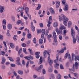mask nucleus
<instances>
[{
	"mask_svg": "<svg viewBox=\"0 0 79 79\" xmlns=\"http://www.w3.org/2000/svg\"><path fill=\"white\" fill-rule=\"evenodd\" d=\"M78 67H79V64L77 62H75V64H73V67L71 69V70L72 71L74 72L75 71V69H77Z\"/></svg>",
	"mask_w": 79,
	"mask_h": 79,
	"instance_id": "1",
	"label": "nucleus"
},
{
	"mask_svg": "<svg viewBox=\"0 0 79 79\" xmlns=\"http://www.w3.org/2000/svg\"><path fill=\"white\" fill-rule=\"evenodd\" d=\"M47 53L48 55V60H49V59H50V54H49V52L47 50H44V52H43V56L44 58H46L47 57Z\"/></svg>",
	"mask_w": 79,
	"mask_h": 79,
	"instance_id": "2",
	"label": "nucleus"
},
{
	"mask_svg": "<svg viewBox=\"0 0 79 79\" xmlns=\"http://www.w3.org/2000/svg\"><path fill=\"white\" fill-rule=\"evenodd\" d=\"M59 20L60 21H61V20L63 21L64 20L66 19V16L63 14H61V15L59 16Z\"/></svg>",
	"mask_w": 79,
	"mask_h": 79,
	"instance_id": "3",
	"label": "nucleus"
},
{
	"mask_svg": "<svg viewBox=\"0 0 79 79\" xmlns=\"http://www.w3.org/2000/svg\"><path fill=\"white\" fill-rule=\"evenodd\" d=\"M59 55V53H57L56 54V60H54V62L56 63V65L57 66H59L60 65L59 64L56 63V62L58 61V56Z\"/></svg>",
	"mask_w": 79,
	"mask_h": 79,
	"instance_id": "4",
	"label": "nucleus"
},
{
	"mask_svg": "<svg viewBox=\"0 0 79 79\" xmlns=\"http://www.w3.org/2000/svg\"><path fill=\"white\" fill-rule=\"evenodd\" d=\"M67 57H68V58L70 62V63H71V56H70V54H68V53H66L65 55V56H64V58L66 59V58H67Z\"/></svg>",
	"mask_w": 79,
	"mask_h": 79,
	"instance_id": "5",
	"label": "nucleus"
},
{
	"mask_svg": "<svg viewBox=\"0 0 79 79\" xmlns=\"http://www.w3.org/2000/svg\"><path fill=\"white\" fill-rule=\"evenodd\" d=\"M71 34L72 35V37H75L76 33L75 32V31L73 29V27H72L71 29Z\"/></svg>",
	"mask_w": 79,
	"mask_h": 79,
	"instance_id": "6",
	"label": "nucleus"
},
{
	"mask_svg": "<svg viewBox=\"0 0 79 79\" xmlns=\"http://www.w3.org/2000/svg\"><path fill=\"white\" fill-rule=\"evenodd\" d=\"M24 10V7H21L18 8L17 9V11L18 12H21L22 11H23Z\"/></svg>",
	"mask_w": 79,
	"mask_h": 79,
	"instance_id": "7",
	"label": "nucleus"
},
{
	"mask_svg": "<svg viewBox=\"0 0 79 79\" xmlns=\"http://www.w3.org/2000/svg\"><path fill=\"white\" fill-rule=\"evenodd\" d=\"M5 7L2 6L0 5V13H2L4 11Z\"/></svg>",
	"mask_w": 79,
	"mask_h": 79,
	"instance_id": "8",
	"label": "nucleus"
},
{
	"mask_svg": "<svg viewBox=\"0 0 79 79\" xmlns=\"http://www.w3.org/2000/svg\"><path fill=\"white\" fill-rule=\"evenodd\" d=\"M43 68V65H41L39 67V68L38 69H36V70L38 72H41V70H42V69Z\"/></svg>",
	"mask_w": 79,
	"mask_h": 79,
	"instance_id": "9",
	"label": "nucleus"
},
{
	"mask_svg": "<svg viewBox=\"0 0 79 79\" xmlns=\"http://www.w3.org/2000/svg\"><path fill=\"white\" fill-rule=\"evenodd\" d=\"M64 8H63L64 11H68V5L67 4H65Z\"/></svg>",
	"mask_w": 79,
	"mask_h": 79,
	"instance_id": "10",
	"label": "nucleus"
},
{
	"mask_svg": "<svg viewBox=\"0 0 79 79\" xmlns=\"http://www.w3.org/2000/svg\"><path fill=\"white\" fill-rule=\"evenodd\" d=\"M39 54H40V52H37L35 53V55H36V58H37V59L39 58V57H40V55H39Z\"/></svg>",
	"mask_w": 79,
	"mask_h": 79,
	"instance_id": "11",
	"label": "nucleus"
},
{
	"mask_svg": "<svg viewBox=\"0 0 79 79\" xmlns=\"http://www.w3.org/2000/svg\"><path fill=\"white\" fill-rule=\"evenodd\" d=\"M50 11L52 14H55V10H54V9L53 8H50Z\"/></svg>",
	"mask_w": 79,
	"mask_h": 79,
	"instance_id": "12",
	"label": "nucleus"
},
{
	"mask_svg": "<svg viewBox=\"0 0 79 79\" xmlns=\"http://www.w3.org/2000/svg\"><path fill=\"white\" fill-rule=\"evenodd\" d=\"M55 2L56 4V8H59V6H60V2L59 1H56Z\"/></svg>",
	"mask_w": 79,
	"mask_h": 79,
	"instance_id": "13",
	"label": "nucleus"
},
{
	"mask_svg": "<svg viewBox=\"0 0 79 79\" xmlns=\"http://www.w3.org/2000/svg\"><path fill=\"white\" fill-rule=\"evenodd\" d=\"M50 58L49 59V60H48V61L49 62V65L51 66H52V64H53V60H51Z\"/></svg>",
	"mask_w": 79,
	"mask_h": 79,
	"instance_id": "14",
	"label": "nucleus"
},
{
	"mask_svg": "<svg viewBox=\"0 0 79 79\" xmlns=\"http://www.w3.org/2000/svg\"><path fill=\"white\" fill-rule=\"evenodd\" d=\"M56 32L58 34H62V31H61V30H59L57 29L56 30Z\"/></svg>",
	"mask_w": 79,
	"mask_h": 79,
	"instance_id": "15",
	"label": "nucleus"
},
{
	"mask_svg": "<svg viewBox=\"0 0 79 79\" xmlns=\"http://www.w3.org/2000/svg\"><path fill=\"white\" fill-rule=\"evenodd\" d=\"M25 13L26 14L29 13V8L27 7H25Z\"/></svg>",
	"mask_w": 79,
	"mask_h": 79,
	"instance_id": "16",
	"label": "nucleus"
},
{
	"mask_svg": "<svg viewBox=\"0 0 79 79\" xmlns=\"http://www.w3.org/2000/svg\"><path fill=\"white\" fill-rule=\"evenodd\" d=\"M7 27L8 29H9L10 30L11 29H12V25L11 24H8L7 25Z\"/></svg>",
	"mask_w": 79,
	"mask_h": 79,
	"instance_id": "17",
	"label": "nucleus"
},
{
	"mask_svg": "<svg viewBox=\"0 0 79 79\" xmlns=\"http://www.w3.org/2000/svg\"><path fill=\"white\" fill-rule=\"evenodd\" d=\"M5 58L4 57H2V61L1 62L2 64H4L5 62Z\"/></svg>",
	"mask_w": 79,
	"mask_h": 79,
	"instance_id": "18",
	"label": "nucleus"
},
{
	"mask_svg": "<svg viewBox=\"0 0 79 79\" xmlns=\"http://www.w3.org/2000/svg\"><path fill=\"white\" fill-rule=\"evenodd\" d=\"M48 71L51 73L53 71V68L52 66H50L48 69Z\"/></svg>",
	"mask_w": 79,
	"mask_h": 79,
	"instance_id": "19",
	"label": "nucleus"
},
{
	"mask_svg": "<svg viewBox=\"0 0 79 79\" xmlns=\"http://www.w3.org/2000/svg\"><path fill=\"white\" fill-rule=\"evenodd\" d=\"M52 34H53V38H56L57 37V36H56V33H55V32H52Z\"/></svg>",
	"mask_w": 79,
	"mask_h": 79,
	"instance_id": "20",
	"label": "nucleus"
},
{
	"mask_svg": "<svg viewBox=\"0 0 79 79\" xmlns=\"http://www.w3.org/2000/svg\"><path fill=\"white\" fill-rule=\"evenodd\" d=\"M73 38V44H76V37H72Z\"/></svg>",
	"mask_w": 79,
	"mask_h": 79,
	"instance_id": "21",
	"label": "nucleus"
},
{
	"mask_svg": "<svg viewBox=\"0 0 79 79\" xmlns=\"http://www.w3.org/2000/svg\"><path fill=\"white\" fill-rule=\"evenodd\" d=\"M60 29H66V27L63 26V25L61 24L60 27Z\"/></svg>",
	"mask_w": 79,
	"mask_h": 79,
	"instance_id": "22",
	"label": "nucleus"
},
{
	"mask_svg": "<svg viewBox=\"0 0 79 79\" xmlns=\"http://www.w3.org/2000/svg\"><path fill=\"white\" fill-rule=\"evenodd\" d=\"M76 60H78V61H79V56H77L75 57L74 58L75 61H77Z\"/></svg>",
	"mask_w": 79,
	"mask_h": 79,
	"instance_id": "23",
	"label": "nucleus"
},
{
	"mask_svg": "<svg viewBox=\"0 0 79 79\" xmlns=\"http://www.w3.org/2000/svg\"><path fill=\"white\" fill-rule=\"evenodd\" d=\"M72 25V24L71 23V22L70 21H69L68 22V27L69 28Z\"/></svg>",
	"mask_w": 79,
	"mask_h": 79,
	"instance_id": "24",
	"label": "nucleus"
},
{
	"mask_svg": "<svg viewBox=\"0 0 79 79\" xmlns=\"http://www.w3.org/2000/svg\"><path fill=\"white\" fill-rule=\"evenodd\" d=\"M31 37H32V35L31 34L29 33L27 35V38H28L29 39H31Z\"/></svg>",
	"mask_w": 79,
	"mask_h": 79,
	"instance_id": "25",
	"label": "nucleus"
},
{
	"mask_svg": "<svg viewBox=\"0 0 79 79\" xmlns=\"http://www.w3.org/2000/svg\"><path fill=\"white\" fill-rule=\"evenodd\" d=\"M38 6L37 7L36 10H40L41 8V4H39L38 5Z\"/></svg>",
	"mask_w": 79,
	"mask_h": 79,
	"instance_id": "26",
	"label": "nucleus"
},
{
	"mask_svg": "<svg viewBox=\"0 0 79 79\" xmlns=\"http://www.w3.org/2000/svg\"><path fill=\"white\" fill-rule=\"evenodd\" d=\"M42 73L43 74H46V71H45V69H42Z\"/></svg>",
	"mask_w": 79,
	"mask_h": 79,
	"instance_id": "27",
	"label": "nucleus"
},
{
	"mask_svg": "<svg viewBox=\"0 0 79 79\" xmlns=\"http://www.w3.org/2000/svg\"><path fill=\"white\" fill-rule=\"evenodd\" d=\"M39 43L40 45H42V43H43V40L42 39H40L39 40Z\"/></svg>",
	"mask_w": 79,
	"mask_h": 79,
	"instance_id": "28",
	"label": "nucleus"
},
{
	"mask_svg": "<svg viewBox=\"0 0 79 79\" xmlns=\"http://www.w3.org/2000/svg\"><path fill=\"white\" fill-rule=\"evenodd\" d=\"M18 73L19 74H20V75H22V74H23V72L21 70L18 71Z\"/></svg>",
	"mask_w": 79,
	"mask_h": 79,
	"instance_id": "29",
	"label": "nucleus"
},
{
	"mask_svg": "<svg viewBox=\"0 0 79 79\" xmlns=\"http://www.w3.org/2000/svg\"><path fill=\"white\" fill-rule=\"evenodd\" d=\"M73 74L75 77H76V78H78V76H79V75L78 74L76 73H73Z\"/></svg>",
	"mask_w": 79,
	"mask_h": 79,
	"instance_id": "30",
	"label": "nucleus"
},
{
	"mask_svg": "<svg viewBox=\"0 0 79 79\" xmlns=\"http://www.w3.org/2000/svg\"><path fill=\"white\" fill-rule=\"evenodd\" d=\"M31 30L33 32L35 31V27L34 26H31Z\"/></svg>",
	"mask_w": 79,
	"mask_h": 79,
	"instance_id": "31",
	"label": "nucleus"
},
{
	"mask_svg": "<svg viewBox=\"0 0 79 79\" xmlns=\"http://www.w3.org/2000/svg\"><path fill=\"white\" fill-rule=\"evenodd\" d=\"M57 79H61V76L60 74H58L57 76Z\"/></svg>",
	"mask_w": 79,
	"mask_h": 79,
	"instance_id": "32",
	"label": "nucleus"
},
{
	"mask_svg": "<svg viewBox=\"0 0 79 79\" xmlns=\"http://www.w3.org/2000/svg\"><path fill=\"white\" fill-rule=\"evenodd\" d=\"M49 33V31L48 30H46V32H45L44 34H45V35H48V34Z\"/></svg>",
	"mask_w": 79,
	"mask_h": 79,
	"instance_id": "33",
	"label": "nucleus"
},
{
	"mask_svg": "<svg viewBox=\"0 0 79 79\" xmlns=\"http://www.w3.org/2000/svg\"><path fill=\"white\" fill-rule=\"evenodd\" d=\"M74 54L72 53V61H74Z\"/></svg>",
	"mask_w": 79,
	"mask_h": 79,
	"instance_id": "34",
	"label": "nucleus"
},
{
	"mask_svg": "<svg viewBox=\"0 0 79 79\" xmlns=\"http://www.w3.org/2000/svg\"><path fill=\"white\" fill-rule=\"evenodd\" d=\"M22 52V49H19V51H18V55H20V53H21Z\"/></svg>",
	"mask_w": 79,
	"mask_h": 79,
	"instance_id": "35",
	"label": "nucleus"
},
{
	"mask_svg": "<svg viewBox=\"0 0 79 79\" xmlns=\"http://www.w3.org/2000/svg\"><path fill=\"white\" fill-rule=\"evenodd\" d=\"M33 42L34 44H36V43H37V41H36V38H34L33 39Z\"/></svg>",
	"mask_w": 79,
	"mask_h": 79,
	"instance_id": "36",
	"label": "nucleus"
},
{
	"mask_svg": "<svg viewBox=\"0 0 79 79\" xmlns=\"http://www.w3.org/2000/svg\"><path fill=\"white\" fill-rule=\"evenodd\" d=\"M22 22V21L21 20H18L17 22V24L18 25H19V24H20Z\"/></svg>",
	"mask_w": 79,
	"mask_h": 79,
	"instance_id": "37",
	"label": "nucleus"
},
{
	"mask_svg": "<svg viewBox=\"0 0 79 79\" xmlns=\"http://www.w3.org/2000/svg\"><path fill=\"white\" fill-rule=\"evenodd\" d=\"M10 46L12 48H15V46L13 43L10 44Z\"/></svg>",
	"mask_w": 79,
	"mask_h": 79,
	"instance_id": "38",
	"label": "nucleus"
},
{
	"mask_svg": "<svg viewBox=\"0 0 79 79\" xmlns=\"http://www.w3.org/2000/svg\"><path fill=\"white\" fill-rule=\"evenodd\" d=\"M52 37V35L51 34H49L47 36V38L48 39H50Z\"/></svg>",
	"mask_w": 79,
	"mask_h": 79,
	"instance_id": "39",
	"label": "nucleus"
},
{
	"mask_svg": "<svg viewBox=\"0 0 79 79\" xmlns=\"http://www.w3.org/2000/svg\"><path fill=\"white\" fill-rule=\"evenodd\" d=\"M53 26L54 27H57V26H58V23L56 22L54 23Z\"/></svg>",
	"mask_w": 79,
	"mask_h": 79,
	"instance_id": "40",
	"label": "nucleus"
},
{
	"mask_svg": "<svg viewBox=\"0 0 79 79\" xmlns=\"http://www.w3.org/2000/svg\"><path fill=\"white\" fill-rule=\"evenodd\" d=\"M29 63L30 62V64H34V61H31L30 59L29 60V61H28Z\"/></svg>",
	"mask_w": 79,
	"mask_h": 79,
	"instance_id": "41",
	"label": "nucleus"
},
{
	"mask_svg": "<svg viewBox=\"0 0 79 79\" xmlns=\"http://www.w3.org/2000/svg\"><path fill=\"white\" fill-rule=\"evenodd\" d=\"M76 40L77 42H79V36H76Z\"/></svg>",
	"mask_w": 79,
	"mask_h": 79,
	"instance_id": "42",
	"label": "nucleus"
},
{
	"mask_svg": "<svg viewBox=\"0 0 79 79\" xmlns=\"http://www.w3.org/2000/svg\"><path fill=\"white\" fill-rule=\"evenodd\" d=\"M41 33L42 32V30L41 29L39 30L38 29L37 30V34H39V33Z\"/></svg>",
	"mask_w": 79,
	"mask_h": 79,
	"instance_id": "43",
	"label": "nucleus"
},
{
	"mask_svg": "<svg viewBox=\"0 0 79 79\" xmlns=\"http://www.w3.org/2000/svg\"><path fill=\"white\" fill-rule=\"evenodd\" d=\"M27 16H28L30 19H31V16L30 15V14H29V13L26 14Z\"/></svg>",
	"mask_w": 79,
	"mask_h": 79,
	"instance_id": "44",
	"label": "nucleus"
},
{
	"mask_svg": "<svg viewBox=\"0 0 79 79\" xmlns=\"http://www.w3.org/2000/svg\"><path fill=\"white\" fill-rule=\"evenodd\" d=\"M63 32L64 35H66V32H67V31H66V30H63Z\"/></svg>",
	"mask_w": 79,
	"mask_h": 79,
	"instance_id": "45",
	"label": "nucleus"
},
{
	"mask_svg": "<svg viewBox=\"0 0 79 79\" xmlns=\"http://www.w3.org/2000/svg\"><path fill=\"white\" fill-rule=\"evenodd\" d=\"M59 37L60 40H62V39H63V37H62V36L61 35H59Z\"/></svg>",
	"mask_w": 79,
	"mask_h": 79,
	"instance_id": "46",
	"label": "nucleus"
},
{
	"mask_svg": "<svg viewBox=\"0 0 79 79\" xmlns=\"http://www.w3.org/2000/svg\"><path fill=\"white\" fill-rule=\"evenodd\" d=\"M22 46L23 47H25L26 46V44H25V43H23L22 44Z\"/></svg>",
	"mask_w": 79,
	"mask_h": 79,
	"instance_id": "47",
	"label": "nucleus"
},
{
	"mask_svg": "<svg viewBox=\"0 0 79 79\" xmlns=\"http://www.w3.org/2000/svg\"><path fill=\"white\" fill-rule=\"evenodd\" d=\"M63 24L65 25V26H67V22L66 21H64L63 22Z\"/></svg>",
	"mask_w": 79,
	"mask_h": 79,
	"instance_id": "48",
	"label": "nucleus"
},
{
	"mask_svg": "<svg viewBox=\"0 0 79 79\" xmlns=\"http://www.w3.org/2000/svg\"><path fill=\"white\" fill-rule=\"evenodd\" d=\"M8 58L9 59V60L10 61H12V62L14 61V60L13 59V58L11 57H8Z\"/></svg>",
	"mask_w": 79,
	"mask_h": 79,
	"instance_id": "49",
	"label": "nucleus"
},
{
	"mask_svg": "<svg viewBox=\"0 0 79 79\" xmlns=\"http://www.w3.org/2000/svg\"><path fill=\"white\" fill-rule=\"evenodd\" d=\"M29 62H27L26 64V68H29Z\"/></svg>",
	"mask_w": 79,
	"mask_h": 79,
	"instance_id": "50",
	"label": "nucleus"
},
{
	"mask_svg": "<svg viewBox=\"0 0 79 79\" xmlns=\"http://www.w3.org/2000/svg\"><path fill=\"white\" fill-rule=\"evenodd\" d=\"M54 39V42H56V43L57 42V37L53 38Z\"/></svg>",
	"mask_w": 79,
	"mask_h": 79,
	"instance_id": "51",
	"label": "nucleus"
},
{
	"mask_svg": "<svg viewBox=\"0 0 79 79\" xmlns=\"http://www.w3.org/2000/svg\"><path fill=\"white\" fill-rule=\"evenodd\" d=\"M11 18L12 21H15V17L12 16Z\"/></svg>",
	"mask_w": 79,
	"mask_h": 79,
	"instance_id": "52",
	"label": "nucleus"
},
{
	"mask_svg": "<svg viewBox=\"0 0 79 79\" xmlns=\"http://www.w3.org/2000/svg\"><path fill=\"white\" fill-rule=\"evenodd\" d=\"M62 2L63 5H64L66 3V0H62Z\"/></svg>",
	"mask_w": 79,
	"mask_h": 79,
	"instance_id": "53",
	"label": "nucleus"
},
{
	"mask_svg": "<svg viewBox=\"0 0 79 79\" xmlns=\"http://www.w3.org/2000/svg\"><path fill=\"white\" fill-rule=\"evenodd\" d=\"M60 69H64L63 66V65L62 64L60 65Z\"/></svg>",
	"mask_w": 79,
	"mask_h": 79,
	"instance_id": "54",
	"label": "nucleus"
},
{
	"mask_svg": "<svg viewBox=\"0 0 79 79\" xmlns=\"http://www.w3.org/2000/svg\"><path fill=\"white\" fill-rule=\"evenodd\" d=\"M45 30L44 29H42V30H41V32L42 34H44L45 32Z\"/></svg>",
	"mask_w": 79,
	"mask_h": 79,
	"instance_id": "55",
	"label": "nucleus"
},
{
	"mask_svg": "<svg viewBox=\"0 0 79 79\" xmlns=\"http://www.w3.org/2000/svg\"><path fill=\"white\" fill-rule=\"evenodd\" d=\"M26 32H24L22 34V36L23 37H25V36H26Z\"/></svg>",
	"mask_w": 79,
	"mask_h": 79,
	"instance_id": "56",
	"label": "nucleus"
},
{
	"mask_svg": "<svg viewBox=\"0 0 79 79\" xmlns=\"http://www.w3.org/2000/svg\"><path fill=\"white\" fill-rule=\"evenodd\" d=\"M29 72V70L28 69H27V70L25 71V74H27Z\"/></svg>",
	"mask_w": 79,
	"mask_h": 79,
	"instance_id": "57",
	"label": "nucleus"
},
{
	"mask_svg": "<svg viewBox=\"0 0 79 79\" xmlns=\"http://www.w3.org/2000/svg\"><path fill=\"white\" fill-rule=\"evenodd\" d=\"M13 74L14 76H17V73H16V72L14 71L13 72Z\"/></svg>",
	"mask_w": 79,
	"mask_h": 79,
	"instance_id": "58",
	"label": "nucleus"
},
{
	"mask_svg": "<svg viewBox=\"0 0 79 79\" xmlns=\"http://www.w3.org/2000/svg\"><path fill=\"white\" fill-rule=\"evenodd\" d=\"M10 65L11 66V67H15L16 66V65L13 64H11Z\"/></svg>",
	"mask_w": 79,
	"mask_h": 79,
	"instance_id": "59",
	"label": "nucleus"
},
{
	"mask_svg": "<svg viewBox=\"0 0 79 79\" xmlns=\"http://www.w3.org/2000/svg\"><path fill=\"white\" fill-rule=\"evenodd\" d=\"M3 24H5H5H6V20H5V19H4L3 21Z\"/></svg>",
	"mask_w": 79,
	"mask_h": 79,
	"instance_id": "60",
	"label": "nucleus"
},
{
	"mask_svg": "<svg viewBox=\"0 0 79 79\" xmlns=\"http://www.w3.org/2000/svg\"><path fill=\"white\" fill-rule=\"evenodd\" d=\"M28 58H30V59H31V60H33V57L31 55H30L28 57Z\"/></svg>",
	"mask_w": 79,
	"mask_h": 79,
	"instance_id": "61",
	"label": "nucleus"
},
{
	"mask_svg": "<svg viewBox=\"0 0 79 79\" xmlns=\"http://www.w3.org/2000/svg\"><path fill=\"white\" fill-rule=\"evenodd\" d=\"M40 26L41 27H43V24L42 23H40L39 24Z\"/></svg>",
	"mask_w": 79,
	"mask_h": 79,
	"instance_id": "62",
	"label": "nucleus"
},
{
	"mask_svg": "<svg viewBox=\"0 0 79 79\" xmlns=\"http://www.w3.org/2000/svg\"><path fill=\"white\" fill-rule=\"evenodd\" d=\"M64 50L63 49H61L60 50V53H64Z\"/></svg>",
	"mask_w": 79,
	"mask_h": 79,
	"instance_id": "63",
	"label": "nucleus"
},
{
	"mask_svg": "<svg viewBox=\"0 0 79 79\" xmlns=\"http://www.w3.org/2000/svg\"><path fill=\"white\" fill-rule=\"evenodd\" d=\"M51 77L52 78V79L55 78V76H54V75L53 74L51 75Z\"/></svg>",
	"mask_w": 79,
	"mask_h": 79,
	"instance_id": "64",
	"label": "nucleus"
}]
</instances>
